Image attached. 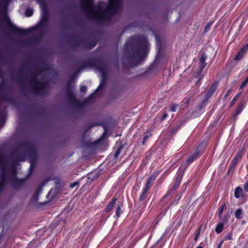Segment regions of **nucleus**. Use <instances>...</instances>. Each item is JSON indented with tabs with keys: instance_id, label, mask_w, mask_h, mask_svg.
Wrapping results in <instances>:
<instances>
[{
	"instance_id": "obj_1",
	"label": "nucleus",
	"mask_w": 248,
	"mask_h": 248,
	"mask_svg": "<svg viewBox=\"0 0 248 248\" xmlns=\"http://www.w3.org/2000/svg\"><path fill=\"white\" fill-rule=\"evenodd\" d=\"M206 59V56L205 55H202V56L200 58V66L201 68L200 72L206 66V63L205 62Z\"/></svg>"
},
{
	"instance_id": "obj_2",
	"label": "nucleus",
	"mask_w": 248,
	"mask_h": 248,
	"mask_svg": "<svg viewBox=\"0 0 248 248\" xmlns=\"http://www.w3.org/2000/svg\"><path fill=\"white\" fill-rule=\"evenodd\" d=\"M242 188L240 187H238L235 190L234 196L236 198H239L242 194Z\"/></svg>"
},
{
	"instance_id": "obj_3",
	"label": "nucleus",
	"mask_w": 248,
	"mask_h": 248,
	"mask_svg": "<svg viewBox=\"0 0 248 248\" xmlns=\"http://www.w3.org/2000/svg\"><path fill=\"white\" fill-rule=\"evenodd\" d=\"M245 49V47H243L238 53V54H237V55L236 56V57L235 58V59L236 60H240L242 58V57H243V56L244 55V53Z\"/></svg>"
},
{
	"instance_id": "obj_4",
	"label": "nucleus",
	"mask_w": 248,
	"mask_h": 248,
	"mask_svg": "<svg viewBox=\"0 0 248 248\" xmlns=\"http://www.w3.org/2000/svg\"><path fill=\"white\" fill-rule=\"evenodd\" d=\"M155 177L152 176L148 179L147 185L145 188V191L149 188V187L150 186V183L155 180Z\"/></svg>"
},
{
	"instance_id": "obj_5",
	"label": "nucleus",
	"mask_w": 248,
	"mask_h": 248,
	"mask_svg": "<svg viewBox=\"0 0 248 248\" xmlns=\"http://www.w3.org/2000/svg\"><path fill=\"white\" fill-rule=\"evenodd\" d=\"M223 225L221 223L218 224L217 225L216 227L215 231L217 233H220L223 230Z\"/></svg>"
},
{
	"instance_id": "obj_6",
	"label": "nucleus",
	"mask_w": 248,
	"mask_h": 248,
	"mask_svg": "<svg viewBox=\"0 0 248 248\" xmlns=\"http://www.w3.org/2000/svg\"><path fill=\"white\" fill-rule=\"evenodd\" d=\"M242 211L241 209H237L235 213V217L238 219L242 218Z\"/></svg>"
},
{
	"instance_id": "obj_7",
	"label": "nucleus",
	"mask_w": 248,
	"mask_h": 248,
	"mask_svg": "<svg viewBox=\"0 0 248 248\" xmlns=\"http://www.w3.org/2000/svg\"><path fill=\"white\" fill-rule=\"evenodd\" d=\"M226 207V205L223 204L222 206L219 208V212H218V217L221 218L222 217V213L224 209Z\"/></svg>"
},
{
	"instance_id": "obj_8",
	"label": "nucleus",
	"mask_w": 248,
	"mask_h": 248,
	"mask_svg": "<svg viewBox=\"0 0 248 248\" xmlns=\"http://www.w3.org/2000/svg\"><path fill=\"white\" fill-rule=\"evenodd\" d=\"M33 13V10L31 8H28L26 11V15L27 16H30Z\"/></svg>"
},
{
	"instance_id": "obj_9",
	"label": "nucleus",
	"mask_w": 248,
	"mask_h": 248,
	"mask_svg": "<svg viewBox=\"0 0 248 248\" xmlns=\"http://www.w3.org/2000/svg\"><path fill=\"white\" fill-rule=\"evenodd\" d=\"M198 154V153H197L196 155H191L187 160V161L191 162L196 157V156Z\"/></svg>"
},
{
	"instance_id": "obj_10",
	"label": "nucleus",
	"mask_w": 248,
	"mask_h": 248,
	"mask_svg": "<svg viewBox=\"0 0 248 248\" xmlns=\"http://www.w3.org/2000/svg\"><path fill=\"white\" fill-rule=\"evenodd\" d=\"M121 213V208L120 206H118L117 207V210H116V215L118 217H119L120 216Z\"/></svg>"
},
{
	"instance_id": "obj_11",
	"label": "nucleus",
	"mask_w": 248,
	"mask_h": 248,
	"mask_svg": "<svg viewBox=\"0 0 248 248\" xmlns=\"http://www.w3.org/2000/svg\"><path fill=\"white\" fill-rule=\"evenodd\" d=\"M241 157V154L239 153L237 156L233 159V162L236 161L237 159H240Z\"/></svg>"
},
{
	"instance_id": "obj_12",
	"label": "nucleus",
	"mask_w": 248,
	"mask_h": 248,
	"mask_svg": "<svg viewBox=\"0 0 248 248\" xmlns=\"http://www.w3.org/2000/svg\"><path fill=\"white\" fill-rule=\"evenodd\" d=\"M248 77L247 78V79L245 80V81H244L243 83L242 84V85L240 87V88L241 89L243 88L246 85V84L248 83Z\"/></svg>"
},
{
	"instance_id": "obj_13",
	"label": "nucleus",
	"mask_w": 248,
	"mask_h": 248,
	"mask_svg": "<svg viewBox=\"0 0 248 248\" xmlns=\"http://www.w3.org/2000/svg\"><path fill=\"white\" fill-rule=\"evenodd\" d=\"M112 204L110 203L107 208V211H109L113 207Z\"/></svg>"
},
{
	"instance_id": "obj_14",
	"label": "nucleus",
	"mask_w": 248,
	"mask_h": 248,
	"mask_svg": "<svg viewBox=\"0 0 248 248\" xmlns=\"http://www.w3.org/2000/svg\"><path fill=\"white\" fill-rule=\"evenodd\" d=\"M80 90L82 92H85L86 91V87L85 86H81L80 87Z\"/></svg>"
},
{
	"instance_id": "obj_15",
	"label": "nucleus",
	"mask_w": 248,
	"mask_h": 248,
	"mask_svg": "<svg viewBox=\"0 0 248 248\" xmlns=\"http://www.w3.org/2000/svg\"><path fill=\"white\" fill-rule=\"evenodd\" d=\"M116 199H113L112 202H111V204H112V205L113 206L114 204L116 202Z\"/></svg>"
},
{
	"instance_id": "obj_16",
	"label": "nucleus",
	"mask_w": 248,
	"mask_h": 248,
	"mask_svg": "<svg viewBox=\"0 0 248 248\" xmlns=\"http://www.w3.org/2000/svg\"><path fill=\"white\" fill-rule=\"evenodd\" d=\"M120 154V150H118L115 153V157H117L118 155Z\"/></svg>"
},
{
	"instance_id": "obj_17",
	"label": "nucleus",
	"mask_w": 248,
	"mask_h": 248,
	"mask_svg": "<svg viewBox=\"0 0 248 248\" xmlns=\"http://www.w3.org/2000/svg\"><path fill=\"white\" fill-rule=\"evenodd\" d=\"M77 185V183H73L71 185V187H74L75 186H76Z\"/></svg>"
},
{
	"instance_id": "obj_18",
	"label": "nucleus",
	"mask_w": 248,
	"mask_h": 248,
	"mask_svg": "<svg viewBox=\"0 0 248 248\" xmlns=\"http://www.w3.org/2000/svg\"><path fill=\"white\" fill-rule=\"evenodd\" d=\"M109 0V2L111 4H112V3L113 2V0Z\"/></svg>"
},
{
	"instance_id": "obj_19",
	"label": "nucleus",
	"mask_w": 248,
	"mask_h": 248,
	"mask_svg": "<svg viewBox=\"0 0 248 248\" xmlns=\"http://www.w3.org/2000/svg\"><path fill=\"white\" fill-rule=\"evenodd\" d=\"M221 245V243H220V244H219V245L217 247V248H220Z\"/></svg>"
},
{
	"instance_id": "obj_20",
	"label": "nucleus",
	"mask_w": 248,
	"mask_h": 248,
	"mask_svg": "<svg viewBox=\"0 0 248 248\" xmlns=\"http://www.w3.org/2000/svg\"><path fill=\"white\" fill-rule=\"evenodd\" d=\"M171 109L172 111H175V109L174 108H171Z\"/></svg>"
},
{
	"instance_id": "obj_21",
	"label": "nucleus",
	"mask_w": 248,
	"mask_h": 248,
	"mask_svg": "<svg viewBox=\"0 0 248 248\" xmlns=\"http://www.w3.org/2000/svg\"><path fill=\"white\" fill-rule=\"evenodd\" d=\"M197 248H202V247L201 246H199Z\"/></svg>"
},
{
	"instance_id": "obj_22",
	"label": "nucleus",
	"mask_w": 248,
	"mask_h": 248,
	"mask_svg": "<svg viewBox=\"0 0 248 248\" xmlns=\"http://www.w3.org/2000/svg\"><path fill=\"white\" fill-rule=\"evenodd\" d=\"M241 111V110H240L238 112V113H240V112Z\"/></svg>"
}]
</instances>
